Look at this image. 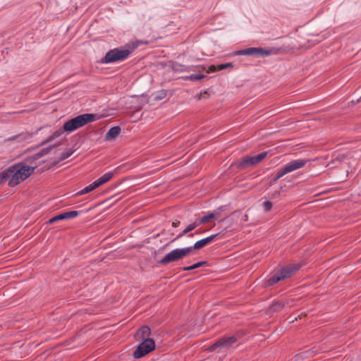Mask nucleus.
Instances as JSON below:
<instances>
[{
    "instance_id": "f257e3e1",
    "label": "nucleus",
    "mask_w": 361,
    "mask_h": 361,
    "mask_svg": "<svg viewBox=\"0 0 361 361\" xmlns=\"http://www.w3.org/2000/svg\"><path fill=\"white\" fill-rule=\"evenodd\" d=\"M34 171L35 167L18 163L4 171L3 174L8 185L14 187L30 176Z\"/></svg>"
},
{
    "instance_id": "f03ea898",
    "label": "nucleus",
    "mask_w": 361,
    "mask_h": 361,
    "mask_svg": "<svg viewBox=\"0 0 361 361\" xmlns=\"http://www.w3.org/2000/svg\"><path fill=\"white\" fill-rule=\"evenodd\" d=\"M97 118L98 117L97 115L93 114H84L79 115L66 121L63 125V130L73 132L89 123L96 121Z\"/></svg>"
},
{
    "instance_id": "7ed1b4c3",
    "label": "nucleus",
    "mask_w": 361,
    "mask_h": 361,
    "mask_svg": "<svg viewBox=\"0 0 361 361\" xmlns=\"http://www.w3.org/2000/svg\"><path fill=\"white\" fill-rule=\"evenodd\" d=\"M298 264H290L283 267L272 275L266 282V286H271L291 277L298 269Z\"/></svg>"
},
{
    "instance_id": "20e7f679",
    "label": "nucleus",
    "mask_w": 361,
    "mask_h": 361,
    "mask_svg": "<svg viewBox=\"0 0 361 361\" xmlns=\"http://www.w3.org/2000/svg\"><path fill=\"white\" fill-rule=\"evenodd\" d=\"M191 253V248L183 247L176 248L166 254L164 257L160 260L161 264H167L170 262H176L188 256Z\"/></svg>"
},
{
    "instance_id": "39448f33",
    "label": "nucleus",
    "mask_w": 361,
    "mask_h": 361,
    "mask_svg": "<svg viewBox=\"0 0 361 361\" xmlns=\"http://www.w3.org/2000/svg\"><path fill=\"white\" fill-rule=\"evenodd\" d=\"M129 54L130 51L128 49H114L106 54L103 62L109 63L123 61L128 58Z\"/></svg>"
},
{
    "instance_id": "423d86ee",
    "label": "nucleus",
    "mask_w": 361,
    "mask_h": 361,
    "mask_svg": "<svg viewBox=\"0 0 361 361\" xmlns=\"http://www.w3.org/2000/svg\"><path fill=\"white\" fill-rule=\"evenodd\" d=\"M133 353V357L136 359L141 358L152 352L155 348V343L153 339H144Z\"/></svg>"
},
{
    "instance_id": "0eeeda50",
    "label": "nucleus",
    "mask_w": 361,
    "mask_h": 361,
    "mask_svg": "<svg viewBox=\"0 0 361 361\" xmlns=\"http://www.w3.org/2000/svg\"><path fill=\"white\" fill-rule=\"evenodd\" d=\"M267 152H263L255 156H245L238 164V166L240 168H247L256 165L260 163L267 156Z\"/></svg>"
},
{
    "instance_id": "6e6552de",
    "label": "nucleus",
    "mask_w": 361,
    "mask_h": 361,
    "mask_svg": "<svg viewBox=\"0 0 361 361\" xmlns=\"http://www.w3.org/2000/svg\"><path fill=\"white\" fill-rule=\"evenodd\" d=\"M271 54V51L269 50H265L261 47H250L242 50L236 51L234 53V55H244V56H269Z\"/></svg>"
},
{
    "instance_id": "1a4fd4ad",
    "label": "nucleus",
    "mask_w": 361,
    "mask_h": 361,
    "mask_svg": "<svg viewBox=\"0 0 361 361\" xmlns=\"http://www.w3.org/2000/svg\"><path fill=\"white\" fill-rule=\"evenodd\" d=\"M307 162L308 160L305 159H295L283 165L282 168L287 174L302 168Z\"/></svg>"
},
{
    "instance_id": "9d476101",
    "label": "nucleus",
    "mask_w": 361,
    "mask_h": 361,
    "mask_svg": "<svg viewBox=\"0 0 361 361\" xmlns=\"http://www.w3.org/2000/svg\"><path fill=\"white\" fill-rule=\"evenodd\" d=\"M238 335L230 336L228 338H222L219 339L216 343H214L211 347V349L214 350L216 347L219 346L228 348L235 343L238 340Z\"/></svg>"
},
{
    "instance_id": "9b49d317",
    "label": "nucleus",
    "mask_w": 361,
    "mask_h": 361,
    "mask_svg": "<svg viewBox=\"0 0 361 361\" xmlns=\"http://www.w3.org/2000/svg\"><path fill=\"white\" fill-rule=\"evenodd\" d=\"M216 236H217V234L212 235L207 238H205L204 239L197 241L194 244L193 246L187 247L191 248V252L194 250H200V249L202 248L203 247L207 245L208 244L211 243Z\"/></svg>"
},
{
    "instance_id": "f8f14e48",
    "label": "nucleus",
    "mask_w": 361,
    "mask_h": 361,
    "mask_svg": "<svg viewBox=\"0 0 361 361\" xmlns=\"http://www.w3.org/2000/svg\"><path fill=\"white\" fill-rule=\"evenodd\" d=\"M151 334V330L149 326H143L140 329L137 330L135 337L137 341H141L144 339H150L149 338Z\"/></svg>"
},
{
    "instance_id": "ddd939ff",
    "label": "nucleus",
    "mask_w": 361,
    "mask_h": 361,
    "mask_svg": "<svg viewBox=\"0 0 361 361\" xmlns=\"http://www.w3.org/2000/svg\"><path fill=\"white\" fill-rule=\"evenodd\" d=\"M121 129L119 126L111 128L105 135V140L111 141L116 138L121 133Z\"/></svg>"
},
{
    "instance_id": "4468645a",
    "label": "nucleus",
    "mask_w": 361,
    "mask_h": 361,
    "mask_svg": "<svg viewBox=\"0 0 361 361\" xmlns=\"http://www.w3.org/2000/svg\"><path fill=\"white\" fill-rule=\"evenodd\" d=\"M199 225H200V224L197 221L190 224L189 225H188L186 226V228L181 233H180L176 236V238H175L173 240H172L171 242H174L177 239H179V238H182L183 236H184L185 235H186L187 233H189L190 231H193L195 228H197Z\"/></svg>"
},
{
    "instance_id": "2eb2a0df",
    "label": "nucleus",
    "mask_w": 361,
    "mask_h": 361,
    "mask_svg": "<svg viewBox=\"0 0 361 361\" xmlns=\"http://www.w3.org/2000/svg\"><path fill=\"white\" fill-rule=\"evenodd\" d=\"M114 176L113 172H107L104 174L102 177L94 181V186L97 188L106 183L109 180H110Z\"/></svg>"
},
{
    "instance_id": "dca6fc26",
    "label": "nucleus",
    "mask_w": 361,
    "mask_h": 361,
    "mask_svg": "<svg viewBox=\"0 0 361 361\" xmlns=\"http://www.w3.org/2000/svg\"><path fill=\"white\" fill-rule=\"evenodd\" d=\"M97 187V186H94V182H93L92 184H90V185L88 186H86L85 188H84L83 189H82L81 190H80L78 192V195H85V194H87L92 190H94V189H96Z\"/></svg>"
},
{
    "instance_id": "f3484780",
    "label": "nucleus",
    "mask_w": 361,
    "mask_h": 361,
    "mask_svg": "<svg viewBox=\"0 0 361 361\" xmlns=\"http://www.w3.org/2000/svg\"><path fill=\"white\" fill-rule=\"evenodd\" d=\"M63 131H64V130H63V129H59V130H56L55 132H54V133H52V135H50V136L47 138V140L44 142H45V143H47V142H49L52 141L53 140H54L55 138H56V137H58L61 136V135H62V133H63Z\"/></svg>"
},
{
    "instance_id": "a211bd4d",
    "label": "nucleus",
    "mask_w": 361,
    "mask_h": 361,
    "mask_svg": "<svg viewBox=\"0 0 361 361\" xmlns=\"http://www.w3.org/2000/svg\"><path fill=\"white\" fill-rule=\"evenodd\" d=\"M62 214L63 216V220H65L76 217L78 215V212L77 211H70L62 213Z\"/></svg>"
},
{
    "instance_id": "6ab92c4d",
    "label": "nucleus",
    "mask_w": 361,
    "mask_h": 361,
    "mask_svg": "<svg viewBox=\"0 0 361 361\" xmlns=\"http://www.w3.org/2000/svg\"><path fill=\"white\" fill-rule=\"evenodd\" d=\"M214 216L215 215L214 213H210L208 215L204 216L200 219L199 224H205L208 222L209 220L212 219L214 217Z\"/></svg>"
},
{
    "instance_id": "aec40b11",
    "label": "nucleus",
    "mask_w": 361,
    "mask_h": 361,
    "mask_svg": "<svg viewBox=\"0 0 361 361\" xmlns=\"http://www.w3.org/2000/svg\"><path fill=\"white\" fill-rule=\"evenodd\" d=\"M61 220H63V216L62 213L51 218L47 223L49 224H54L56 221H61Z\"/></svg>"
},
{
    "instance_id": "412c9836",
    "label": "nucleus",
    "mask_w": 361,
    "mask_h": 361,
    "mask_svg": "<svg viewBox=\"0 0 361 361\" xmlns=\"http://www.w3.org/2000/svg\"><path fill=\"white\" fill-rule=\"evenodd\" d=\"M286 173H285L283 169L281 167L279 170H278L276 176L273 179V182L277 181L279 178H282Z\"/></svg>"
},
{
    "instance_id": "4be33fe9",
    "label": "nucleus",
    "mask_w": 361,
    "mask_h": 361,
    "mask_svg": "<svg viewBox=\"0 0 361 361\" xmlns=\"http://www.w3.org/2000/svg\"><path fill=\"white\" fill-rule=\"evenodd\" d=\"M206 264L205 262H197L192 266H190V267H185L183 269L185 271H190V270H192V269H195L196 268H199L202 265Z\"/></svg>"
},
{
    "instance_id": "5701e85b",
    "label": "nucleus",
    "mask_w": 361,
    "mask_h": 361,
    "mask_svg": "<svg viewBox=\"0 0 361 361\" xmlns=\"http://www.w3.org/2000/svg\"><path fill=\"white\" fill-rule=\"evenodd\" d=\"M204 77L205 75L202 74H192L188 77V78L191 80H198L204 78Z\"/></svg>"
},
{
    "instance_id": "b1692460",
    "label": "nucleus",
    "mask_w": 361,
    "mask_h": 361,
    "mask_svg": "<svg viewBox=\"0 0 361 361\" xmlns=\"http://www.w3.org/2000/svg\"><path fill=\"white\" fill-rule=\"evenodd\" d=\"M264 211L268 212L272 207V203L269 201H265L262 203Z\"/></svg>"
},
{
    "instance_id": "393cba45",
    "label": "nucleus",
    "mask_w": 361,
    "mask_h": 361,
    "mask_svg": "<svg viewBox=\"0 0 361 361\" xmlns=\"http://www.w3.org/2000/svg\"><path fill=\"white\" fill-rule=\"evenodd\" d=\"M283 307V304H282L281 302H276L275 304H274L272 305L271 310L273 311H278V310H281Z\"/></svg>"
},
{
    "instance_id": "a878e982",
    "label": "nucleus",
    "mask_w": 361,
    "mask_h": 361,
    "mask_svg": "<svg viewBox=\"0 0 361 361\" xmlns=\"http://www.w3.org/2000/svg\"><path fill=\"white\" fill-rule=\"evenodd\" d=\"M233 67V64L231 63H227L225 64H220L218 66V71L224 70L228 68Z\"/></svg>"
},
{
    "instance_id": "bb28decb",
    "label": "nucleus",
    "mask_w": 361,
    "mask_h": 361,
    "mask_svg": "<svg viewBox=\"0 0 361 361\" xmlns=\"http://www.w3.org/2000/svg\"><path fill=\"white\" fill-rule=\"evenodd\" d=\"M72 154H73V152H71V151L65 152L62 153L60 159L64 160V159L68 158L69 157H71Z\"/></svg>"
},
{
    "instance_id": "cd10ccee",
    "label": "nucleus",
    "mask_w": 361,
    "mask_h": 361,
    "mask_svg": "<svg viewBox=\"0 0 361 361\" xmlns=\"http://www.w3.org/2000/svg\"><path fill=\"white\" fill-rule=\"evenodd\" d=\"M216 70H218V66H215L214 65H212L210 66L209 68H208V70L207 71V72L208 73H214L215 72Z\"/></svg>"
},
{
    "instance_id": "c85d7f7f",
    "label": "nucleus",
    "mask_w": 361,
    "mask_h": 361,
    "mask_svg": "<svg viewBox=\"0 0 361 361\" xmlns=\"http://www.w3.org/2000/svg\"><path fill=\"white\" fill-rule=\"evenodd\" d=\"M345 158V156L344 154H341V155H338L336 159H335V161H341L343 159Z\"/></svg>"
},
{
    "instance_id": "c756f323",
    "label": "nucleus",
    "mask_w": 361,
    "mask_h": 361,
    "mask_svg": "<svg viewBox=\"0 0 361 361\" xmlns=\"http://www.w3.org/2000/svg\"><path fill=\"white\" fill-rule=\"evenodd\" d=\"M180 221H178V220H176V221L172 222V226L173 227H178V226H180Z\"/></svg>"
},
{
    "instance_id": "7c9ffc66",
    "label": "nucleus",
    "mask_w": 361,
    "mask_h": 361,
    "mask_svg": "<svg viewBox=\"0 0 361 361\" xmlns=\"http://www.w3.org/2000/svg\"><path fill=\"white\" fill-rule=\"evenodd\" d=\"M4 181H5V178L3 174V172H1V173H0V183H1Z\"/></svg>"
},
{
    "instance_id": "2f4dec72",
    "label": "nucleus",
    "mask_w": 361,
    "mask_h": 361,
    "mask_svg": "<svg viewBox=\"0 0 361 361\" xmlns=\"http://www.w3.org/2000/svg\"><path fill=\"white\" fill-rule=\"evenodd\" d=\"M193 235H194L193 233H189V234H188V236H189V237H192V236H193Z\"/></svg>"
},
{
    "instance_id": "473e14b6",
    "label": "nucleus",
    "mask_w": 361,
    "mask_h": 361,
    "mask_svg": "<svg viewBox=\"0 0 361 361\" xmlns=\"http://www.w3.org/2000/svg\"><path fill=\"white\" fill-rule=\"evenodd\" d=\"M360 100H361V97H360Z\"/></svg>"
}]
</instances>
